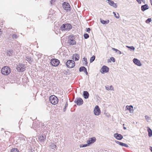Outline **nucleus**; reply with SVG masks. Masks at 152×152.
I'll return each instance as SVG.
<instances>
[{
    "label": "nucleus",
    "instance_id": "nucleus-10",
    "mask_svg": "<svg viewBox=\"0 0 152 152\" xmlns=\"http://www.w3.org/2000/svg\"><path fill=\"white\" fill-rule=\"evenodd\" d=\"M75 102L78 105H81L83 104V101L81 98H78L75 99Z\"/></svg>",
    "mask_w": 152,
    "mask_h": 152
},
{
    "label": "nucleus",
    "instance_id": "nucleus-47",
    "mask_svg": "<svg viewBox=\"0 0 152 152\" xmlns=\"http://www.w3.org/2000/svg\"><path fill=\"white\" fill-rule=\"evenodd\" d=\"M150 1L152 5V0H150Z\"/></svg>",
    "mask_w": 152,
    "mask_h": 152
},
{
    "label": "nucleus",
    "instance_id": "nucleus-42",
    "mask_svg": "<svg viewBox=\"0 0 152 152\" xmlns=\"http://www.w3.org/2000/svg\"><path fill=\"white\" fill-rule=\"evenodd\" d=\"M91 29L89 28H88L87 29V31L88 32H89L90 31Z\"/></svg>",
    "mask_w": 152,
    "mask_h": 152
},
{
    "label": "nucleus",
    "instance_id": "nucleus-11",
    "mask_svg": "<svg viewBox=\"0 0 152 152\" xmlns=\"http://www.w3.org/2000/svg\"><path fill=\"white\" fill-rule=\"evenodd\" d=\"M63 7L64 9L66 10H69L70 7L69 4L68 3L65 2L63 3Z\"/></svg>",
    "mask_w": 152,
    "mask_h": 152
},
{
    "label": "nucleus",
    "instance_id": "nucleus-28",
    "mask_svg": "<svg viewBox=\"0 0 152 152\" xmlns=\"http://www.w3.org/2000/svg\"><path fill=\"white\" fill-rule=\"evenodd\" d=\"M105 88H106V89L107 90H110L111 89L113 90V88L112 86H109V87L106 86Z\"/></svg>",
    "mask_w": 152,
    "mask_h": 152
},
{
    "label": "nucleus",
    "instance_id": "nucleus-38",
    "mask_svg": "<svg viewBox=\"0 0 152 152\" xmlns=\"http://www.w3.org/2000/svg\"><path fill=\"white\" fill-rule=\"evenodd\" d=\"M12 37L13 38L16 39L18 37L17 36V35L15 34H13L12 36Z\"/></svg>",
    "mask_w": 152,
    "mask_h": 152
},
{
    "label": "nucleus",
    "instance_id": "nucleus-26",
    "mask_svg": "<svg viewBox=\"0 0 152 152\" xmlns=\"http://www.w3.org/2000/svg\"><path fill=\"white\" fill-rule=\"evenodd\" d=\"M86 68L84 66H81L79 69V71L80 72L84 71Z\"/></svg>",
    "mask_w": 152,
    "mask_h": 152
},
{
    "label": "nucleus",
    "instance_id": "nucleus-40",
    "mask_svg": "<svg viewBox=\"0 0 152 152\" xmlns=\"http://www.w3.org/2000/svg\"><path fill=\"white\" fill-rule=\"evenodd\" d=\"M88 145V144H84V145H82V146H81V145H80V147H85L86 146H87Z\"/></svg>",
    "mask_w": 152,
    "mask_h": 152
},
{
    "label": "nucleus",
    "instance_id": "nucleus-35",
    "mask_svg": "<svg viewBox=\"0 0 152 152\" xmlns=\"http://www.w3.org/2000/svg\"><path fill=\"white\" fill-rule=\"evenodd\" d=\"M83 60L84 61V62H83L84 64H85L86 65L87 64V58H83Z\"/></svg>",
    "mask_w": 152,
    "mask_h": 152
},
{
    "label": "nucleus",
    "instance_id": "nucleus-18",
    "mask_svg": "<svg viewBox=\"0 0 152 152\" xmlns=\"http://www.w3.org/2000/svg\"><path fill=\"white\" fill-rule=\"evenodd\" d=\"M80 58V56L78 54H75L73 55V59L75 61L78 60Z\"/></svg>",
    "mask_w": 152,
    "mask_h": 152
},
{
    "label": "nucleus",
    "instance_id": "nucleus-23",
    "mask_svg": "<svg viewBox=\"0 0 152 152\" xmlns=\"http://www.w3.org/2000/svg\"><path fill=\"white\" fill-rule=\"evenodd\" d=\"M100 21L101 23L103 24H107L109 22V20H106L105 21L104 20H102L101 19H100Z\"/></svg>",
    "mask_w": 152,
    "mask_h": 152
},
{
    "label": "nucleus",
    "instance_id": "nucleus-33",
    "mask_svg": "<svg viewBox=\"0 0 152 152\" xmlns=\"http://www.w3.org/2000/svg\"><path fill=\"white\" fill-rule=\"evenodd\" d=\"M151 18H148L145 21L146 23H148L151 22Z\"/></svg>",
    "mask_w": 152,
    "mask_h": 152
},
{
    "label": "nucleus",
    "instance_id": "nucleus-14",
    "mask_svg": "<svg viewBox=\"0 0 152 152\" xmlns=\"http://www.w3.org/2000/svg\"><path fill=\"white\" fill-rule=\"evenodd\" d=\"M133 62L134 64L138 66H141L142 65V64L140 61L138 59L134 58L133 60Z\"/></svg>",
    "mask_w": 152,
    "mask_h": 152
},
{
    "label": "nucleus",
    "instance_id": "nucleus-29",
    "mask_svg": "<svg viewBox=\"0 0 152 152\" xmlns=\"http://www.w3.org/2000/svg\"><path fill=\"white\" fill-rule=\"evenodd\" d=\"M95 56H93L90 59V62L91 63L95 59Z\"/></svg>",
    "mask_w": 152,
    "mask_h": 152
},
{
    "label": "nucleus",
    "instance_id": "nucleus-39",
    "mask_svg": "<svg viewBox=\"0 0 152 152\" xmlns=\"http://www.w3.org/2000/svg\"><path fill=\"white\" fill-rule=\"evenodd\" d=\"M110 60L113 62H115V59L113 57H111L110 58Z\"/></svg>",
    "mask_w": 152,
    "mask_h": 152
},
{
    "label": "nucleus",
    "instance_id": "nucleus-7",
    "mask_svg": "<svg viewBox=\"0 0 152 152\" xmlns=\"http://www.w3.org/2000/svg\"><path fill=\"white\" fill-rule=\"evenodd\" d=\"M59 60L55 58L52 59L50 61V63L51 65L54 66H58L59 65Z\"/></svg>",
    "mask_w": 152,
    "mask_h": 152
},
{
    "label": "nucleus",
    "instance_id": "nucleus-25",
    "mask_svg": "<svg viewBox=\"0 0 152 152\" xmlns=\"http://www.w3.org/2000/svg\"><path fill=\"white\" fill-rule=\"evenodd\" d=\"M13 53V51L12 50L8 51L7 52V56H11L12 55Z\"/></svg>",
    "mask_w": 152,
    "mask_h": 152
},
{
    "label": "nucleus",
    "instance_id": "nucleus-43",
    "mask_svg": "<svg viewBox=\"0 0 152 152\" xmlns=\"http://www.w3.org/2000/svg\"><path fill=\"white\" fill-rule=\"evenodd\" d=\"M112 49L113 50H115L116 52H117V51H118V49H115V48H112Z\"/></svg>",
    "mask_w": 152,
    "mask_h": 152
},
{
    "label": "nucleus",
    "instance_id": "nucleus-27",
    "mask_svg": "<svg viewBox=\"0 0 152 152\" xmlns=\"http://www.w3.org/2000/svg\"><path fill=\"white\" fill-rule=\"evenodd\" d=\"M50 146L52 149H54V150H55V149H56V145L53 144H52L50 145Z\"/></svg>",
    "mask_w": 152,
    "mask_h": 152
},
{
    "label": "nucleus",
    "instance_id": "nucleus-16",
    "mask_svg": "<svg viewBox=\"0 0 152 152\" xmlns=\"http://www.w3.org/2000/svg\"><path fill=\"white\" fill-rule=\"evenodd\" d=\"M115 142L116 143L119 144V145H121L122 146H124L125 147H128V145L125 143H124L123 142H119L118 141L115 140Z\"/></svg>",
    "mask_w": 152,
    "mask_h": 152
},
{
    "label": "nucleus",
    "instance_id": "nucleus-5",
    "mask_svg": "<svg viewBox=\"0 0 152 152\" xmlns=\"http://www.w3.org/2000/svg\"><path fill=\"white\" fill-rule=\"evenodd\" d=\"M25 65L22 64H19L17 65L16 69L19 72H21L24 71L25 70Z\"/></svg>",
    "mask_w": 152,
    "mask_h": 152
},
{
    "label": "nucleus",
    "instance_id": "nucleus-17",
    "mask_svg": "<svg viewBox=\"0 0 152 152\" xmlns=\"http://www.w3.org/2000/svg\"><path fill=\"white\" fill-rule=\"evenodd\" d=\"M126 109L127 110L129 111L130 113H133V108L132 105L128 106L127 105L126 106Z\"/></svg>",
    "mask_w": 152,
    "mask_h": 152
},
{
    "label": "nucleus",
    "instance_id": "nucleus-41",
    "mask_svg": "<svg viewBox=\"0 0 152 152\" xmlns=\"http://www.w3.org/2000/svg\"><path fill=\"white\" fill-rule=\"evenodd\" d=\"M55 2V0H51L50 1V3L51 4H52Z\"/></svg>",
    "mask_w": 152,
    "mask_h": 152
},
{
    "label": "nucleus",
    "instance_id": "nucleus-44",
    "mask_svg": "<svg viewBox=\"0 0 152 152\" xmlns=\"http://www.w3.org/2000/svg\"><path fill=\"white\" fill-rule=\"evenodd\" d=\"M67 106H68V103H67V102H66L65 104V109L66 108V107Z\"/></svg>",
    "mask_w": 152,
    "mask_h": 152
},
{
    "label": "nucleus",
    "instance_id": "nucleus-21",
    "mask_svg": "<svg viewBox=\"0 0 152 152\" xmlns=\"http://www.w3.org/2000/svg\"><path fill=\"white\" fill-rule=\"evenodd\" d=\"M26 60L28 61L29 63H31L33 62V59L31 57L27 56L26 57Z\"/></svg>",
    "mask_w": 152,
    "mask_h": 152
},
{
    "label": "nucleus",
    "instance_id": "nucleus-19",
    "mask_svg": "<svg viewBox=\"0 0 152 152\" xmlns=\"http://www.w3.org/2000/svg\"><path fill=\"white\" fill-rule=\"evenodd\" d=\"M149 7L148 6L145 4L144 5H143L141 6V9L142 11H144L145 10L148 9Z\"/></svg>",
    "mask_w": 152,
    "mask_h": 152
},
{
    "label": "nucleus",
    "instance_id": "nucleus-2",
    "mask_svg": "<svg viewBox=\"0 0 152 152\" xmlns=\"http://www.w3.org/2000/svg\"><path fill=\"white\" fill-rule=\"evenodd\" d=\"M1 72L2 74L7 75L10 72V68L8 66H4L1 69Z\"/></svg>",
    "mask_w": 152,
    "mask_h": 152
},
{
    "label": "nucleus",
    "instance_id": "nucleus-15",
    "mask_svg": "<svg viewBox=\"0 0 152 152\" xmlns=\"http://www.w3.org/2000/svg\"><path fill=\"white\" fill-rule=\"evenodd\" d=\"M96 139L94 137H93L89 139L87 141L88 143V145H89L93 143L96 141Z\"/></svg>",
    "mask_w": 152,
    "mask_h": 152
},
{
    "label": "nucleus",
    "instance_id": "nucleus-32",
    "mask_svg": "<svg viewBox=\"0 0 152 152\" xmlns=\"http://www.w3.org/2000/svg\"><path fill=\"white\" fill-rule=\"evenodd\" d=\"M113 13L114 14L115 17L116 18H119V15L118 13H117V15L115 12H113Z\"/></svg>",
    "mask_w": 152,
    "mask_h": 152
},
{
    "label": "nucleus",
    "instance_id": "nucleus-9",
    "mask_svg": "<svg viewBox=\"0 0 152 152\" xmlns=\"http://www.w3.org/2000/svg\"><path fill=\"white\" fill-rule=\"evenodd\" d=\"M46 139V135L45 134L40 136L39 138V142L42 144H44Z\"/></svg>",
    "mask_w": 152,
    "mask_h": 152
},
{
    "label": "nucleus",
    "instance_id": "nucleus-4",
    "mask_svg": "<svg viewBox=\"0 0 152 152\" xmlns=\"http://www.w3.org/2000/svg\"><path fill=\"white\" fill-rule=\"evenodd\" d=\"M75 37L72 34L69 35L68 37V42L70 45H74L76 44V42L75 40Z\"/></svg>",
    "mask_w": 152,
    "mask_h": 152
},
{
    "label": "nucleus",
    "instance_id": "nucleus-6",
    "mask_svg": "<svg viewBox=\"0 0 152 152\" xmlns=\"http://www.w3.org/2000/svg\"><path fill=\"white\" fill-rule=\"evenodd\" d=\"M75 64V63L74 61L72 60H69L66 63V66L69 68L73 67Z\"/></svg>",
    "mask_w": 152,
    "mask_h": 152
},
{
    "label": "nucleus",
    "instance_id": "nucleus-37",
    "mask_svg": "<svg viewBox=\"0 0 152 152\" xmlns=\"http://www.w3.org/2000/svg\"><path fill=\"white\" fill-rule=\"evenodd\" d=\"M145 119L146 120L148 121V120L150 119V118L148 115H145Z\"/></svg>",
    "mask_w": 152,
    "mask_h": 152
},
{
    "label": "nucleus",
    "instance_id": "nucleus-8",
    "mask_svg": "<svg viewBox=\"0 0 152 152\" xmlns=\"http://www.w3.org/2000/svg\"><path fill=\"white\" fill-rule=\"evenodd\" d=\"M94 114L95 115H100L101 113V110L98 106H96L94 108Z\"/></svg>",
    "mask_w": 152,
    "mask_h": 152
},
{
    "label": "nucleus",
    "instance_id": "nucleus-36",
    "mask_svg": "<svg viewBox=\"0 0 152 152\" xmlns=\"http://www.w3.org/2000/svg\"><path fill=\"white\" fill-rule=\"evenodd\" d=\"M136 1L138 2L140 4L141 3V1H142L144 3H145V0H136Z\"/></svg>",
    "mask_w": 152,
    "mask_h": 152
},
{
    "label": "nucleus",
    "instance_id": "nucleus-48",
    "mask_svg": "<svg viewBox=\"0 0 152 152\" xmlns=\"http://www.w3.org/2000/svg\"><path fill=\"white\" fill-rule=\"evenodd\" d=\"M150 150H151V151L152 152V147H151V148H150Z\"/></svg>",
    "mask_w": 152,
    "mask_h": 152
},
{
    "label": "nucleus",
    "instance_id": "nucleus-24",
    "mask_svg": "<svg viewBox=\"0 0 152 152\" xmlns=\"http://www.w3.org/2000/svg\"><path fill=\"white\" fill-rule=\"evenodd\" d=\"M148 131V136L149 137H151L152 135V130L149 127H147Z\"/></svg>",
    "mask_w": 152,
    "mask_h": 152
},
{
    "label": "nucleus",
    "instance_id": "nucleus-34",
    "mask_svg": "<svg viewBox=\"0 0 152 152\" xmlns=\"http://www.w3.org/2000/svg\"><path fill=\"white\" fill-rule=\"evenodd\" d=\"M84 37L85 39H87L89 37V36L88 34H84Z\"/></svg>",
    "mask_w": 152,
    "mask_h": 152
},
{
    "label": "nucleus",
    "instance_id": "nucleus-12",
    "mask_svg": "<svg viewBox=\"0 0 152 152\" xmlns=\"http://www.w3.org/2000/svg\"><path fill=\"white\" fill-rule=\"evenodd\" d=\"M109 70V68L107 66H103L101 69V72L103 74L104 72H108Z\"/></svg>",
    "mask_w": 152,
    "mask_h": 152
},
{
    "label": "nucleus",
    "instance_id": "nucleus-30",
    "mask_svg": "<svg viewBox=\"0 0 152 152\" xmlns=\"http://www.w3.org/2000/svg\"><path fill=\"white\" fill-rule=\"evenodd\" d=\"M11 152H19V151L17 148H13L12 149Z\"/></svg>",
    "mask_w": 152,
    "mask_h": 152
},
{
    "label": "nucleus",
    "instance_id": "nucleus-1",
    "mask_svg": "<svg viewBox=\"0 0 152 152\" xmlns=\"http://www.w3.org/2000/svg\"><path fill=\"white\" fill-rule=\"evenodd\" d=\"M72 28V26L69 23L63 24L61 27V29L64 31H68Z\"/></svg>",
    "mask_w": 152,
    "mask_h": 152
},
{
    "label": "nucleus",
    "instance_id": "nucleus-46",
    "mask_svg": "<svg viewBox=\"0 0 152 152\" xmlns=\"http://www.w3.org/2000/svg\"><path fill=\"white\" fill-rule=\"evenodd\" d=\"M118 53L119 54H121V52L120 51H119V50H118Z\"/></svg>",
    "mask_w": 152,
    "mask_h": 152
},
{
    "label": "nucleus",
    "instance_id": "nucleus-45",
    "mask_svg": "<svg viewBox=\"0 0 152 152\" xmlns=\"http://www.w3.org/2000/svg\"><path fill=\"white\" fill-rule=\"evenodd\" d=\"M84 72H85V73H86V75H87V74H88V72H87V69H85V71H84Z\"/></svg>",
    "mask_w": 152,
    "mask_h": 152
},
{
    "label": "nucleus",
    "instance_id": "nucleus-49",
    "mask_svg": "<svg viewBox=\"0 0 152 152\" xmlns=\"http://www.w3.org/2000/svg\"><path fill=\"white\" fill-rule=\"evenodd\" d=\"M124 129H126V128L125 127H124Z\"/></svg>",
    "mask_w": 152,
    "mask_h": 152
},
{
    "label": "nucleus",
    "instance_id": "nucleus-50",
    "mask_svg": "<svg viewBox=\"0 0 152 152\" xmlns=\"http://www.w3.org/2000/svg\"><path fill=\"white\" fill-rule=\"evenodd\" d=\"M66 110V108L65 109V108L64 109V111H65Z\"/></svg>",
    "mask_w": 152,
    "mask_h": 152
},
{
    "label": "nucleus",
    "instance_id": "nucleus-13",
    "mask_svg": "<svg viewBox=\"0 0 152 152\" xmlns=\"http://www.w3.org/2000/svg\"><path fill=\"white\" fill-rule=\"evenodd\" d=\"M113 136L114 137L118 140H120L123 138V136L121 134L118 133L114 134Z\"/></svg>",
    "mask_w": 152,
    "mask_h": 152
},
{
    "label": "nucleus",
    "instance_id": "nucleus-31",
    "mask_svg": "<svg viewBox=\"0 0 152 152\" xmlns=\"http://www.w3.org/2000/svg\"><path fill=\"white\" fill-rule=\"evenodd\" d=\"M126 47L129 48H130L131 50H133V51L134 50L135 48L133 46H126Z\"/></svg>",
    "mask_w": 152,
    "mask_h": 152
},
{
    "label": "nucleus",
    "instance_id": "nucleus-3",
    "mask_svg": "<svg viewBox=\"0 0 152 152\" xmlns=\"http://www.w3.org/2000/svg\"><path fill=\"white\" fill-rule=\"evenodd\" d=\"M49 100L50 102L53 104H56L58 102L57 97L54 95H52L50 97Z\"/></svg>",
    "mask_w": 152,
    "mask_h": 152
},
{
    "label": "nucleus",
    "instance_id": "nucleus-22",
    "mask_svg": "<svg viewBox=\"0 0 152 152\" xmlns=\"http://www.w3.org/2000/svg\"><path fill=\"white\" fill-rule=\"evenodd\" d=\"M83 95L84 98L86 99H87L88 98L89 94L87 91H85L83 92Z\"/></svg>",
    "mask_w": 152,
    "mask_h": 152
},
{
    "label": "nucleus",
    "instance_id": "nucleus-20",
    "mask_svg": "<svg viewBox=\"0 0 152 152\" xmlns=\"http://www.w3.org/2000/svg\"><path fill=\"white\" fill-rule=\"evenodd\" d=\"M108 4L111 6L116 8L117 7V5L116 4L114 3L113 1H110L108 2Z\"/></svg>",
    "mask_w": 152,
    "mask_h": 152
}]
</instances>
